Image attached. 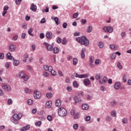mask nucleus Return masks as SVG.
Returning <instances> with one entry per match:
<instances>
[{"instance_id": "obj_1", "label": "nucleus", "mask_w": 131, "mask_h": 131, "mask_svg": "<svg viewBox=\"0 0 131 131\" xmlns=\"http://www.w3.org/2000/svg\"><path fill=\"white\" fill-rule=\"evenodd\" d=\"M76 40L78 41L79 43H80V45H83L86 47H88V46L90 45V41L88 38H86V37L85 36H82L76 38Z\"/></svg>"}, {"instance_id": "obj_2", "label": "nucleus", "mask_w": 131, "mask_h": 131, "mask_svg": "<svg viewBox=\"0 0 131 131\" xmlns=\"http://www.w3.org/2000/svg\"><path fill=\"white\" fill-rule=\"evenodd\" d=\"M22 118V114L19 113L18 114H14L13 117L11 118V120L14 124H18L19 120Z\"/></svg>"}, {"instance_id": "obj_3", "label": "nucleus", "mask_w": 131, "mask_h": 131, "mask_svg": "<svg viewBox=\"0 0 131 131\" xmlns=\"http://www.w3.org/2000/svg\"><path fill=\"white\" fill-rule=\"evenodd\" d=\"M17 75H18L19 78H22V79H24V81H27V80L29 79V77L27 76V75H26L24 72H20Z\"/></svg>"}, {"instance_id": "obj_4", "label": "nucleus", "mask_w": 131, "mask_h": 131, "mask_svg": "<svg viewBox=\"0 0 131 131\" xmlns=\"http://www.w3.org/2000/svg\"><path fill=\"white\" fill-rule=\"evenodd\" d=\"M58 115L59 116H66L67 115V111L64 107H60L58 110Z\"/></svg>"}, {"instance_id": "obj_5", "label": "nucleus", "mask_w": 131, "mask_h": 131, "mask_svg": "<svg viewBox=\"0 0 131 131\" xmlns=\"http://www.w3.org/2000/svg\"><path fill=\"white\" fill-rule=\"evenodd\" d=\"M2 88L5 91H7V92H11L12 90V88L7 83H3L2 84Z\"/></svg>"}, {"instance_id": "obj_6", "label": "nucleus", "mask_w": 131, "mask_h": 131, "mask_svg": "<svg viewBox=\"0 0 131 131\" xmlns=\"http://www.w3.org/2000/svg\"><path fill=\"white\" fill-rule=\"evenodd\" d=\"M74 75L75 77H77L78 78H86V77H89V74H78L76 73H74Z\"/></svg>"}, {"instance_id": "obj_7", "label": "nucleus", "mask_w": 131, "mask_h": 131, "mask_svg": "<svg viewBox=\"0 0 131 131\" xmlns=\"http://www.w3.org/2000/svg\"><path fill=\"white\" fill-rule=\"evenodd\" d=\"M102 29L104 32H108L109 33H112V32H113V28H112V27L104 26Z\"/></svg>"}, {"instance_id": "obj_8", "label": "nucleus", "mask_w": 131, "mask_h": 131, "mask_svg": "<svg viewBox=\"0 0 131 131\" xmlns=\"http://www.w3.org/2000/svg\"><path fill=\"white\" fill-rule=\"evenodd\" d=\"M40 97H41V94L39 91H36L34 93V97L36 100H38V99H40Z\"/></svg>"}, {"instance_id": "obj_9", "label": "nucleus", "mask_w": 131, "mask_h": 131, "mask_svg": "<svg viewBox=\"0 0 131 131\" xmlns=\"http://www.w3.org/2000/svg\"><path fill=\"white\" fill-rule=\"evenodd\" d=\"M9 50L10 52H15L16 51V45L12 43L9 47Z\"/></svg>"}, {"instance_id": "obj_10", "label": "nucleus", "mask_w": 131, "mask_h": 131, "mask_svg": "<svg viewBox=\"0 0 131 131\" xmlns=\"http://www.w3.org/2000/svg\"><path fill=\"white\" fill-rule=\"evenodd\" d=\"M43 45H44V46H46V48H47V49L48 51H52L53 50V46L51 45H50L49 43H47V42H44L43 43Z\"/></svg>"}, {"instance_id": "obj_11", "label": "nucleus", "mask_w": 131, "mask_h": 131, "mask_svg": "<svg viewBox=\"0 0 131 131\" xmlns=\"http://www.w3.org/2000/svg\"><path fill=\"white\" fill-rule=\"evenodd\" d=\"M74 100L75 101V105H76L77 103H81L82 102V100L81 98H78L77 96H75L74 98Z\"/></svg>"}, {"instance_id": "obj_12", "label": "nucleus", "mask_w": 131, "mask_h": 131, "mask_svg": "<svg viewBox=\"0 0 131 131\" xmlns=\"http://www.w3.org/2000/svg\"><path fill=\"white\" fill-rule=\"evenodd\" d=\"M83 83L85 86H88L90 85L91 83V81H90V79H85L83 80Z\"/></svg>"}, {"instance_id": "obj_13", "label": "nucleus", "mask_w": 131, "mask_h": 131, "mask_svg": "<svg viewBox=\"0 0 131 131\" xmlns=\"http://www.w3.org/2000/svg\"><path fill=\"white\" fill-rule=\"evenodd\" d=\"M86 51V50L85 49V48L82 49L81 52V57L82 59H84V58L85 57V54H84V53H85Z\"/></svg>"}, {"instance_id": "obj_14", "label": "nucleus", "mask_w": 131, "mask_h": 131, "mask_svg": "<svg viewBox=\"0 0 131 131\" xmlns=\"http://www.w3.org/2000/svg\"><path fill=\"white\" fill-rule=\"evenodd\" d=\"M46 37L48 38V39H51L53 38V33L51 32H48L46 33Z\"/></svg>"}, {"instance_id": "obj_15", "label": "nucleus", "mask_w": 131, "mask_h": 131, "mask_svg": "<svg viewBox=\"0 0 131 131\" xmlns=\"http://www.w3.org/2000/svg\"><path fill=\"white\" fill-rule=\"evenodd\" d=\"M30 128V125H27L26 126L21 128L20 130L21 131H26V130H28V129H29Z\"/></svg>"}, {"instance_id": "obj_16", "label": "nucleus", "mask_w": 131, "mask_h": 131, "mask_svg": "<svg viewBox=\"0 0 131 131\" xmlns=\"http://www.w3.org/2000/svg\"><path fill=\"white\" fill-rule=\"evenodd\" d=\"M51 19L54 20L56 25H59V18L58 17L52 16Z\"/></svg>"}, {"instance_id": "obj_17", "label": "nucleus", "mask_w": 131, "mask_h": 131, "mask_svg": "<svg viewBox=\"0 0 131 131\" xmlns=\"http://www.w3.org/2000/svg\"><path fill=\"white\" fill-rule=\"evenodd\" d=\"M43 69L45 71H50L52 70V66H48V65H45L43 66Z\"/></svg>"}, {"instance_id": "obj_18", "label": "nucleus", "mask_w": 131, "mask_h": 131, "mask_svg": "<svg viewBox=\"0 0 131 131\" xmlns=\"http://www.w3.org/2000/svg\"><path fill=\"white\" fill-rule=\"evenodd\" d=\"M31 10L33 11V12H36V10L37 9L36 5H34V4H32L31 7H30Z\"/></svg>"}, {"instance_id": "obj_19", "label": "nucleus", "mask_w": 131, "mask_h": 131, "mask_svg": "<svg viewBox=\"0 0 131 131\" xmlns=\"http://www.w3.org/2000/svg\"><path fill=\"white\" fill-rule=\"evenodd\" d=\"M6 58L9 60H14V57L11 55V53L8 52L6 55Z\"/></svg>"}, {"instance_id": "obj_20", "label": "nucleus", "mask_w": 131, "mask_h": 131, "mask_svg": "<svg viewBox=\"0 0 131 131\" xmlns=\"http://www.w3.org/2000/svg\"><path fill=\"white\" fill-rule=\"evenodd\" d=\"M52 103L51 101H49L46 102V108H51L52 107Z\"/></svg>"}, {"instance_id": "obj_21", "label": "nucleus", "mask_w": 131, "mask_h": 131, "mask_svg": "<svg viewBox=\"0 0 131 131\" xmlns=\"http://www.w3.org/2000/svg\"><path fill=\"white\" fill-rule=\"evenodd\" d=\"M62 104L61 100L60 99H57L55 102V105L57 107H60Z\"/></svg>"}, {"instance_id": "obj_22", "label": "nucleus", "mask_w": 131, "mask_h": 131, "mask_svg": "<svg viewBox=\"0 0 131 131\" xmlns=\"http://www.w3.org/2000/svg\"><path fill=\"white\" fill-rule=\"evenodd\" d=\"M90 106H89V105L88 104H83L82 105V108L83 110H88Z\"/></svg>"}, {"instance_id": "obj_23", "label": "nucleus", "mask_w": 131, "mask_h": 131, "mask_svg": "<svg viewBox=\"0 0 131 131\" xmlns=\"http://www.w3.org/2000/svg\"><path fill=\"white\" fill-rule=\"evenodd\" d=\"M119 88H120V83H119V82H116L115 84L114 88L116 90H119Z\"/></svg>"}, {"instance_id": "obj_24", "label": "nucleus", "mask_w": 131, "mask_h": 131, "mask_svg": "<svg viewBox=\"0 0 131 131\" xmlns=\"http://www.w3.org/2000/svg\"><path fill=\"white\" fill-rule=\"evenodd\" d=\"M74 119H78L79 118L80 115L79 114V113H76L74 115Z\"/></svg>"}, {"instance_id": "obj_25", "label": "nucleus", "mask_w": 131, "mask_h": 131, "mask_svg": "<svg viewBox=\"0 0 131 131\" xmlns=\"http://www.w3.org/2000/svg\"><path fill=\"white\" fill-rule=\"evenodd\" d=\"M49 72H51V74L53 76H56V75H57V73L55 70H53V67H52V70H50Z\"/></svg>"}, {"instance_id": "obj_26", "label": "nucleus", "mask_w": 131, "mask_h": 131, "mask_svg": "<svg viewBox=\"0 0 131 131\" xmlns=\"http://www.w3.org/2000/svg\"><path fill=\"white\" fill-rule=\"evenodd\" d=\"M46 97L48 98V99H51L52 97H53V93L49 92L46 94Z\"/></svg>"}, {"instance_id": "obj_27", "label": "nucleus", "mask_w": 131, "mask_h": 131, "mask_svg": "<svg viewBox=\"0 0 131 131\" xmlns=\"http://www.w3.org/2000/svg\"><path fill=\"white\" fill-rule=\"evenodd\" d=\"M28 59V55L27 54H24L23 61L25 62V63H26Z\"/></svg>"}, {"instance_id": "obj_28", "label": "nucleus", "mask_w": 131, "mask_h": 131, "mask_svg": "<svg viewBox=\"0 0 131 131\" xmlns=\"http://www.w3.org/2000/svg\"><path fill=\"white\" fill-rule=\"evenodd\" d=\"M42 75L43 77H49L50 76V74L49 73H47V72H43Z\"/></svg>"}, {"instance_id": "obj_29", "label": "nucleus", "mask_w": 131, "mask_h": 131, "mask_svg": "<svg viewBox=\"0 0 131 131\" xmlns=\"http://www.w3.org/2000/svg\"><path fill=\"white\" fill-rule=\"evenodd\" d=\"M53 52L54 54H58V53H59V48H54L53 49Z\"/></svg>"}, {"instance_id": "obj_30", "label": "nucleus", "mask_w": 131, "mask_h": 131, "mask_svg": "<svg viewBox=\"0 0 131 131\" xmlns=\"http://www.w3.org/2000/svg\"><path fill=\"white\" fill-rule=\"evenodd\" d=\"M84 95V93H83V92L81 91L78 94V96L80 97V98H82V97H83V95Z\"/></svg>"}, {"instance_id": "obj_31", "label": "nucleus", "mask_w": 131, "mask_h": 131, "mask_svg": "<svg viewBox=\"0 0 131 131\" xmlns=\"http://www.w3.org/2000/svg\"><path fill=\"white\" fill-rule=\"evenodd\" d=\"M19 60H14L13 61V65L14 66H18V65H19Z\"/></svg>"}, {"instance_id": "obj_32", "label": "nucleus", "mask_w": 131, "mask_h": 131, "mask_svg": "<svg viewBox=\"0 0 131 131\" xmlns=\"http://www.w3.org/2000/svg\"><path fill=\"white\" fill-rule=\"evenodd\" d=\"M33 31V29L30 28L28 31V33L29 35H31V36H33V34H32L31 32Z\"/></svg>"}, {"instance_id": "obj_33", "label": "nucleus", "mask_w": 131, "mask_h": 131, "mask_svg": "<svg viewBox=\"0 0 131 131\" xmlns=\"http://www.w3.org/2000/svg\"><path fill=\"white\" fill-rule=\"evenodd\" d=\"M77 63H78V60L76 58H74L73 59V65H77Z\"/></svg>"}, {"instance_id": "obj_34", "label": "nucleus", "mask_w": 131, "mask_h": 131, "mask_svg": "<svg viewBox=\"0 0 131 131\" xmlns=\"http://www.w3.org/2000/svg\"><path fill=\"white\" fill-rule=\"evenodd\" d=\"M27 102H28V105L33 104V100H32V99H28Z\"/></svg>"}, {"instance_id": "obj_35", "label": "nucleus", "mask_w": 131, "mask_h": 131, "mask_svg": "<svg viewBox=\"0 0 131 131\" xmlns=\"http://www.w3.org/2000/svg\"><path fill=\"white\" fill-rule=\"evenodd\" d=\"M111 115H112L113 117H116V112L115 111H113L111 113Z\"/></svg>"}, {"instance_id": "obj_36", "label": "nucleus", "mask_w": 131, "mask_h": 131, "mask_svg": "<svg viewBox=\"0 0 131 131\" xmlns=\"http://www.w3.org/2000/svg\"><path fill=\"white\" fill-rule=\"evenodd\" d=\"M35 125H36V126H40V125H41V121H39L38 122H35Z\"/></svg>"}, {"instance_id": "obj_37", "label": "nucleus", "mask_w": 131, "mask_h": 131, "mask_svg": "<svg viewBox=\"0 0 131 131\" xmlns=\"http://www.w3.org/2000/svg\"><path fill=\"white\" fill-rule=\"evenodd\" d=\"M92 30H93V27L89 26L88 29L87 30V32H88V33H90L91 31H92Z\"/></svg>"}, {"instance_id": "obj_38", "label": "nucleus", "mask_w": 131, "mask_h": 131, "mask_svg": "<svg viewBox=\"0 0 131 131\" xmlns=\"http://www.w3.org/2000/svg\"><path fill=\"white\" fill-rule=\"evenodd\" d=\"M81 23L82 25H84L86 23V19H82L81 20Z\"/></svg>"}, {"instance_id": "obj_39", "label": "nucleus", "mask_w": 131, "mask_h": 131, "mask_svg": "<svg viewBox=\"0 0 131 131\" xmlns=\"http://www.w3.org/2000/svg\"><path fill=\"white\" fill-rule=\"evenodd\" d=\"M18 35H15L13 37L12 40H13L14 41L17 40V39H18Z\"/></svg>"}, {"instance_id": "obj_40", "label": "nucleus", "mask_w": 131, "mask_h": 131, "mask_svg": "<svg viewBox=\"0 0 131 131\" xmlns=\"http://www.w3.org/2000/svg\"><path fill=\"white\" fill-rule=\"evenodd\" d=\"M122 122L124 124L127 123V119L126 118H124L122 119Z\"/></svg>"}, {"instance_id": "obj_41", "label": "nucleus", "mask_w": 131, "mask_h": 131, "mask_svg": "<svg viewBox=\"0 0 131 131\" xmlns=\"http://www.w3.org/2000/svg\"><path fill=\"white\" fill-rule=\"evenodd\" d=\"M78 17V12H76L73 14V18L74 19H76Z\"/></svg>"}, {"instance_id": "obj_42", "label": "nucleus", "mask_w": 131, "mask_h": 131, "mask_svg": "<svg viewBox=\"0 0 131 131\" xmlns=\"http://www.w3.org/2000/svg\"><path fill=\"white\" fill-rule=\"evenodd\" d=\"M111 58L113 60H114V59H115V58H116V54L115 53H113L112 54V55L111 56Z\"/></svg>"}, {"instance_id": "obj_43", "label": "nucleus", "mask_w": 131, "mask_h": 131, "mask_svg": "<svg viewBox=\"0 0 131 131\" xmlns=\"http://www.w3.org/2000/svg\"><path fill=\"white\" fill-rule=\"evenodd\" d=\"M99 48H100V49H103V48L104 47V43H103V42H99Z\"/></svg>"}, {"instance_id": "obj_44", "label": "nucleus", "mask_w": 131, "mask_h": 131, "mask_svg": "<svg viewBox=\"0 0 131 131\" xmlns=\"http://www.w3.org/2000/svg\"><path fill=\"white\" fill-rule=\"evenodd\" d=\"M9 10V6L8 5H5L4 6L3 11H8Z\"/></svg>"}, {"instance_id": "obj_45", "label": "nucleus", "mask_w": 131, "mask_h": 131, "mask_svg": "<svg viewBox=\"0 0 131 131\" xmlns=\"http://www.w3.org/2000/svg\"><path fill=\"white\" fill-rule=\"evenodd\" d=\"M90 120H91V116H86V117L85 118V121L88 122V121H90Z\"/></svg>"}, {"instance_id": "obj_46", "label": "nucleus", "mask_w": 131, "mask_h": 131, "mask_svg": "<svg viewBox=\"0 0 131 131\" xmlns=\"http://www.w3.org/2000/svg\"><path fill=\"white\" fill-rule=\"evenodd\" d=\"M5 68L6 69H8L10 68V62H7L5 63Z\"/></svg>"}, {"instance_id": "obj_47", "label": "nucleus", "mask_w": 131, "mask_h": 131, "mask_svg": "<svg viewBox=\"0 0 131 131\" xmlns=\"http://www.w3.org/2000/svg\"><path fill=\"white\" fill-rule=\"evenodd\" d=\"M73 85L75 88H78V84H77V82L76 81H74Z\"/></svg>"}, {"instance_id": "obj_48", "label": "nucleus", "mask_w": 131, "mask_h": 131, "mask_svg": "<svg viewBox=\"0 0 131 131\" xmlns=\"http://www.w3.org/2000/svg\"><path fill=\"white\" fill-rule=\"evenodd\" d=\"M8 105H12V104H13V101L12 100V99H8Z\"/></svg>"}, {"instance_id": "obj_49", "label": "nucleus", "mask_w": 131, "mask_h": 131, "mask_svg": "<svg viewBox=\"0 0 131 131\" xmlns=\"http://www.w3.org/2000/svg\"><path fill=\"white\" fill-rule=\"evenodd\" d=\"M73 128L74 129H78V125L77 124H74L73 125Z\"/></svg>"}, {"instance_id": "obj_50", "label": "nucleus", "mask_w": 131, "mask_h": 131, "mask_svg": "<svg viewBox=\"0 0 131 131\" xmlns=\"http://www.w3.org/2000/svg\"><path fill=\"white\" fill-rule=\"evenodd\" d=\"M117 67L119 69H122V66L120 64V62H118Z\"/></svg>"}, {"instance_id": "obj_51", "label": "nucleus", "mask_w": 131, "mask_h": 131, "mask_svg": "<svg viewBox=\"0 0 131 131\" xmlns=\"http://www.w3.org/2000/svg\"><path fill=\"white\" fill-rule=\"evenodd\" d=\"M102 80L103 82H107V81H108V78H107V77H104Z\"/></svg>"}, {"instance_id": "obj_52", "label": "nucleus", "mask_w": 131, "mask_h": 131, "mask_svg": "<svg viewBox=\"0 0 131 131\" xmlns=\"http://www.w3.org/2000/svg\"><path fill=\"white\" fill-rule=\"evenodd\" d=\"M62 45H66L67 43V40H66V38H63L62 41Z\"/></svg>"}, {"instance_id": "obj_53", "label": "nucleus", "mask_w": 131, "mask_h": 131, "mask_svg": "<svg viewBox=\"0 0 131 131\" xmlns=\"http://www.w3.org/2000/svg\"><path fill=\"white\" fill-rule=\"evenodd\" d=\"M47 119L49 121H52V120H53V117L51 116H48Z\"/></svg>"}, {"instance_id": "obj_54", "label": "nucleus", "mask_w": 131, "mask_h": 131, "mask_svg": "<svg viewBox=\"0 0 131 131\" xmlns=\"http://www.w3.org/2000/svg\"><path fill=\"white\" fill-rule=\"evenodd\" d=\"M95 78L97 80H99V79H101V76H100L99 74H97L95 76Z\"/></svg>"}, {"instance_id": "obj_55", "label": "nucleus", "mask_w": 131, "mask_h": 131, "mask_svg": "<svg viewBox=\"0 0 131 131\" xmlns=\"http://www.w3.org/2000/svg\"><path fill=\"white\" fill-rule=\"evenodd\" d=\"M21 2H22V0H16L15 3L16 4V5H20Z\"/></svg>"}, {"instance_id": "obj_56", "label": "nucleus", "mask_w": 131, "mask_h": 131, "mask_svg": "<svg viewBox=\"0 0 131 131\" xmlns=\"http://www.w3.org/2000/svg\"><path fill=\"white\" fill-rule=\"evenodd\" d=\"M100 63V60L99 59H96L95 61V65H99V64Z\"/></svg>"}, {"instance_id": "obj_57", "label": "nucleus", "mask_w": 131, "mask_h": 131, "mask_svg": "<svg viewBox=\"0 0 131 131\" xmlns=\"http://www.w3.org/2000/svg\"><path fill=\"white\" fill-rule=\"evenodd\" d=\"M67 90L68 91V92H71L72 91V87H70V86H68L67 88Z\"/></svg>"}, {"instance_id": "obj_58", "label": "nucleus", "mask_w": 131, "mask_h": 131, "mask_svg": "<svg viewBox=\"0 0 131 131\" xmlns=\"http://www.w3.org/2000/svg\"><path fill=\"white\" fill-rule=\"evenodd\" d=\"M123 82H126V76L125 75H123Z\"/></svg>"}, {"instance_id": "obj_59", "label": "nucleus", "mask_w": 131, "mask_h": 131, "mask_svg": "<svg viewBox=\"0 0 131 131\" xmlns=\"http://www.w3.org/2000/svg\"><path fill=\"white\" fill-rule=\"evenodd\" d=\"M57 41L58 43H61L62 39L60 38V37H57Z\"/></svg>"}, {"instance_id": "obj_60", "label": "nucleus", "mask_w": 131, "mask_h": 131, "mask_svg": "<svg viewBox=\"0 0 131 131\" xmlns=\"http://www.w3.org/2000/svg\"><path fill=\"white\" fill-rule=\"evenodd\" d=\"M111 104L112 106H115V105H116V104H117V102H116V101H113L111 102Z\"/></svg>"}, {"instance_id": "obj_61", "label": "nucleus", "mask_w": 131, "mask_h": 131, "mask_svg": "<svg viewBox=\"0 0 131 131\" xmlns=\"http://www.w3.org/2000/svg\"><path fill=\"white\" fill-rule=\"evenodd\" d=\"M26 36V34L25 33H23V34H21V38H22L23 39H24V38H25Z\"/></svg>"}, {"instance_id": "obj_62", "label": "nucleus", "mask_w": 131, "mask_h": 131, "mask_svg": "<svg viewBox=\"0 0 131 131\" xmlns=\"http://www.w3.org/2000/svg\"><path fill=\"white\" fill-rule=\"evenodd\" d=\"M75 114V111H74V110H71L70 112V114L74 116Z\"/></svg>"}, {"instance_id": "obj_63", "label": "nucleus", "mask_w": 131, "mask_h": 131, "mask_svg": "<svg viewBox=\"0 0 131 131\" xmlns=\"http://www.w3.org/2000/svg\"><path fill=\"white\" fill-rule=\"evenodd\" d=\"M110 49L114 50L115 49V45H110Z\"/></svg>"}, {"instance_id": "obj_64", "label": "nucleus", "mask_w": 131, "mask_h": 131, "mask_svg": "<svg viewBox=\"0 0 131 131\" xmlns=\"http://www.w3.org/2000/svg\"><path fill=\"white\" fill-rule=\"evenodd\" d=\"M40 23H41V24L46 23V18H42L40 21Z\"/></svg>"}]
</instances>
